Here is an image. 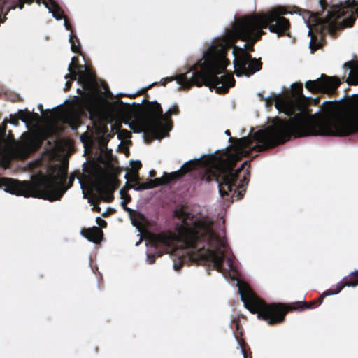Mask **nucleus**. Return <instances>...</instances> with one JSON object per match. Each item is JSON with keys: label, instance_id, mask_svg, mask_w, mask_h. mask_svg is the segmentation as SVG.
I'll use <instances>...</instances> for the list:
<instances>
[{"label": "nucleus", "instance_id": "1", "mask_svg": "<svg viewBox=\"0 0 358 358\" xmlns=\"http://www.w3.org/2000/svg\"><path fill=\"white\" fill-rule=\"evenodd\" d=\"M295 113L291 105L285 108V114L291 117L282 120L276 117L272 124L255 132L249 137L236 139L234 145V153L225 158L212 157L207 161L190 160L185 163L180 171L182 174L196 171L195 178L201 181H216L222 198L229 196L236 200L242 199L249 182L250 162L245 161L235 170L237 162L243 157H248L252 150L263 152L283 144L292 136H327V115H311L308 111L298 106Z\"/></svg>", "mask_w": 358, "mask_h": 358}, {"label": "nucleus", "instance_id": "2", "mask_svg": "<svg viewBox=\"0 0 358 358\" xmlns=\"http://www.w3.org/2000/svg\"><path fill=\"white\" fill-rule=\"evenodd\" d=\"M266 33L260 30L248 15L236 20L230 29L220 41L213 45L203 53L202 59L194 64L185 73H180L176 78L166 77L163 83L176 80L182 88L188 90L194 85H205L215 89L218 94H226L229 89L235 85L236 80L232 74L226 71L229 64L227 58V52L235 43L241 40L246 42L243 49L250 54L255 51V44L262 39Z\"/></svg>", "mask_w": 358, "mask_h": 358}, {"label": "nucleus", "instance_id": "3", "mask_svg": "<svg viewBox=\"0 0 358 358\" xmlns=\"http://www.w3.org/2000/svg\"><path fill=\"white\" fill-rule=\"evenodd\" d=\"M173 215L182 222L180 235L185 247L193 249L190 259L198 264L212 263L213 268L221 272L228 245L226 240L213 231L212 222L194 219L183 206L176 208Z\"/></svg>", "mask_w": 358, "mask_h": 358}, {"label": "nucleus", "instance_id": "4", "mask_svg": "<svg viewBox=\"0 0 358 358\" xmlns=\"http://www.w3.org/2000/svg\"><path fill=\"white\" fill-rule=\"evenodd\" d=\"M358 285V270L350 273L336 285V289H329L324 292L319 298L309 303L296 301L289 305L284 303L267 304L258 297L246 284H239L238 292L244 306L252 313H257V317L265 320L270 325L282 323L290 310H303L319 306L324 299L329 295L338 294L345 287Z\"/></svg>", "mask_w": 358, "mask_h": 358}, {"label": "nucleus", "instance_id": "5", "mask_svg": "<svg viewBox=\"0 0 358 358\" xmlns=\"http://www.w3.org/2000/svg\"><path fill=\"white\" fill-rule=\"evenodd\" d=\"M67 179V166H60L57 174L53 173L47 176H38L32 182L26 181L27 197H35L48 200L59 201L66 190L71 188L74 182V176L71 175Z\"/></svg>", "mask_w": 358, "mask_h": 358}, {"label": "nucleus", "instance_id": "6", "mask_svg": "<svg viewBox=\"0 0 358 358\" xmlns=\"http://www.w3.org/2000/svg\"><path fill=\"white\" fill-rule=\"evenodd\" d=\"M355 1H345L346 8L338 6H333L327 10V15L322 17L324 10L328 8L327 0H320L319 3L322 8L321 12H311L309 16L308 27L310 28L309 35L310 36V49L312 53L322 46V43L317 37L313 34V31L318 33L321 37L327 34H334L339 28L341 23L338 20L345 15V8H350Z\"/></svg>", "mask_w": 358, "mask_h": 358}, {"label": "nucleus", "instance_id": "7", "mask_svg": "<svg viewBox=\"0 0 358 358\" xmlns=\"http://www.w3.org/2000/svg\"><path fill=\"white\" fill-rule=\"evenodd\" d=\"M142 103L144 104L142 113L146 120V127L144 130L145 141L150 143L155 139H162L166 132L163 122L171 120L172 115L179 114L178 105L174 104L171 108L163 114L161 105L157 101L150 102L144 99Z\"/></svg>", "mask_w": 358, "mask_h": 358}, {"label": "nucleus", "instance_id": "8", "mask_svg": "<svg viewBox=\"0 0 358 358\" xmlns=\"http://www.w3.org/2000/svg\"><path fill=\"white\" fill-rule=\"evenodd\" d=\"M287 13L285 8L278 7L248 16L260 30L268 29L271 33L276 34L278 37H283L290 36L291 23L283 16Z\"/></svg>", "mask_w": 358, "mask_h": 358}, {"label": "nucleus", "instance_id": "9", "mask_svg": "<svg viewBox=\"0 0 358 358\" xmlns=\"http://www.w3.org/2000/svg\"><path fill=\"white\" fill-rule=\"evenodd\" d=\"M6 131V121L0 127V158L9 163L12 159H23L29 153V147L17 142L11 131L9 132L8 139L5 138Z\"/></svg>", "mask_w": 358, "mask_h": 358}, {"label": "nucleus", "instance_id": "10", "mask_svg": "<svg viewBox=\"0 0 358 358\" xmlns=\"http://www.w3.org/2000/svg\"><path fill=\"white\" fill-rule=\"evenodd\" d=\"M233 53L236 76H239L241 74L250 76L262 69V63L260 59L252 58L251 55L243 48L234 46Z\"/></svg>", "mask_w": 358, "mask_h": 358}, {"label": "nucleus", "instance_id": "11", "mask_svg": "<svg viewBox=\"0 0 358 358\" xmlns=\"http://www.w3.org/2000/svg\"><path fill=\"white\" fill-rule=\"evenodd\" d=\"M176 240V236L169 231L159 234L150 233L149 235L150 245L160 251L155 254L148 253L147 255L148 262L152 264L155 262L156 255L160 257L164 252H169L171 250Z\"/></svg>", "mask_w": 358, "mask_h": 358}, {"label": "nucleus", "instance_id": "12", "mask_svg": "<svg viewBox=\"0 0 358 358\" xmlns=\"http://www.w3.org/2000/svg\"><path fill=\"white\" fill-rule=\"evenodd\" d=\"M83 66L79 64L78 58L73 57L68 67L69 73L66 74L64 78L73 80H77L85 90H91L96 85V76L90 70H83Z\"/></svg>", "mask_w": 358, "mask_h": 358}, {"label": "nucleus", "instance_id": "13", "mask_svg": "<svg viewBox=\"0 0 358 358\" xmlns=\"http://www.w3.org/2000/svg\"><path fill=\"white\" fill-rule=\"evenodd\" d=\"M119 185L120 182L115 176L105 171L100 172L94 182L96 191L99 194L101 199L107 203L113 200V192L119 187Z\"/></svg>", "mask_w": 358, "mask_h": 358}, {"label": "nucleus", "instance_id": "14", "mask_svg": "<svg viewBox=\"0 0 358 358\" xmlns=\"http://www.w3.org/2000/svg\"><path fill=\"white\" fill-rule=\"evenodd\" d=\"M340 85L341 81L338 78L322 74L320 78L315 80L307 81L305 87L312 93L333 94Z\"/></svg>", "mask_w": 358, "mask_h": 358}, {"label": "nucleus", "instance_id": "15", "mask_svg": "<svg viewBox=\"0 0 358 358\" xmlns=\"http://www.w3.org/2000/svg\"><path fill=\"white\" fill-rule=\"evenodd\" d=\"M0 187H3L6 192L27 197L26 181L20 182L10 178L3 177L0 178Z\"/></svg>", "mask_w": 358, "mask_h": 358}, {"label": "nucleus", "instance_id": "16", "mask_svg": "<svg viewBox=\"0 0 358 358\" xmlns=\"http://www.w3.org/2000/svg\"><path fill=\"white\" fill-rule=\"evenodd\" d=\"M81 234L90 241L98 243L101 241L103 233L98 227L92 228H84L81 230Z\"/></svg>", "mask_w": 358, "mask_h": 358}, {"label": "nucleus", "instance_id": "17", "mask_svg": "<svg viewBox=\"0 0 358 358\" xmlns=\"http://www.w3.org/2000/svg\"><path fill=\"white\" fill-rule=\"evenodd\" d=\"M167 184H169V180H166V178L165 177V173H164V175L162 178H155L154 180L150 179L146 182L139 184V187H135V189L143 190L152 189Z\"/></svg>", "mask_w": 358, "mask_h": 358}, {"label": "nucleus", "instance_id": "18", "mask_svg": "<svg viewBox=\"0 0 358 358\" xmlns=\"http://www.w3.org/2000/svg\"><path fill=\"white\" fill-rule=\"evenodd\" d=\"M131 222L140 232L145 230L149 224L148 219L141 213H138L136 217L132 218Z\"/></svg>", "mask_w": 358, "mask_h": 358}, {"label": "nucleus", "instance_id": "19", "mask_svg": "<svg viewBox=\"0 0 358 358\" xmlns=\"http://www.w3.org/2000/svg\"><path fill=\"white\" fill-rule=\"evenodd\" d=\"M18 1H19V3L17 5V7L20 9H22L24 8V3L31 4L34 0H18ZM41 1L43 2V4H45V7L49 9L50 12L55 8L54 6H56V7L59 6L58 4L52 0H50L49 3L46 2L45 0H36V2L38 3H41Z\"/></svg>", "mask_w": 358, "mask_h": 358}, {"label": "nucleus", "instance_id": "20", "mask_svg": "<svg viewBox=\"0 0 358 358\" xmlns=\"http://www.w3.org/2000/svg\"><path fill=\"white\" fill-rule=\"evenodd\" d=\"M292 96L296 99L304 98L303 94V85L301 83H295L292 85Z\"/></svg>", "mask_w": 358, "mask_h": 358}, {"label": "nucleus", "instance_id": "21", "mask_svg": "<svg viewBox=\"0 0 358 358\" xmlns=\"http://www.w3.org/2000/svg\"><path fill=\"white\" fill-rule=\"evenodd\" d=\"M69 42L71 43V49L75 53L80 52V45L78 37L76 35L70 36Z\"/></svg>", "mask_w": 358, "mask_h": 358}, {"label": "nucleus", "instance_id": "22", "mask_svg": "<svg viewBox=\"0 0 358 358\" xmlns=\"http://www.w3.org/2000/svg\"><path fill=\"white\" fill-rule=\"evenodd\" d=\"M124 178L127 180V182H135V186L139 187V184L141 183L138 182L139 174L138 172L131 171L125 174Z\"/></svg>", "mask_w": 358, "mask_h": 358}, {"label": "nucleus", "instance_id": "23", "mask_svg": "<svg viewBox=\"0 0 358 358\" xmlns=\"http://www.w3.org/2000/svg\"><path fill=\"white\" fill-rule=\"evenodd\" d=\"M164 173L165 177L166 178V180H169V183H170L172 181L179 180L184 176V175L182 174V171L180 170L171 172L170 173L166 172Z\"/></svg>", "mask_w": 358, "mask_h": 358}, {"label": "nucleus", "instance_id": "24", "mask_svg": "<svg viewBox=\"0 0 358 358\" xmlns=\"http://www.w3.org/2000/svg\"><path fill=\"white\" fill-rule=\"evenodd\" d=\"M17 117L22 122L28 123L31 120V113L27 110H19L17 112Z\"/></svg>", "mask_w": 358, "mask_h": 358}, {"label": "nucleus", "instance_id": "25", "mask_svg": "<svg viewBox=\"0 0 358 358\" xmlns=\"http://www.w3.org/2000/svg\"><path fill=\"white\" fill-rule=\"evenodd\" d=\"M345 66L351 69L348 79L352 80V83H354L355 85L358 84V81H357V79H356L355 75L352 73V71L358 66V65L353 67L352 62H348L345 64Z\"/></svg>", "mask_w": 358, "mask_h": 358}, {"label": "nucleus", "instance_id": "26", "mask_svg": "<svg viewBox=\"0 0 358 358\" xmlns=\"http://www.w3.org/2000/svg\"><path fill=\"white\" fill-rule=\"evenodd\" d=\"M127 192L126 191V189L124 188V187H123L121 190H120V194H121V198L122 199H124V196H126L127 197V199H125L124 201L122 202V205L124 206V208L125 210L127 211H130V209L129 208H127L125 205L127 202H129L130 200H131V197L129 195H128L127 194Z\"/></svg>", "mask_w": 358, "mask_h": 358}, {"label": "nucleus", "instance_id": "27", "mask_svg": "<svg viewBox=\"0 0 358 358\" xmlns=\"http://www.w3.org/2000/svg\"><path fill=\"white\" fill-rule=\"evenodd\" d=\"M355 20L356 17L352 15L350 17L343 20L342 23L345 27H351L354 25Z\"/></svg>", "mask_w": 358, "mask_h": 358}, {"label": "nucleus", "instance_id": "28", "mask_svg": "<svg viewBox=\"0 0 358 358\" xmlns=\"http://www.w3.org/2000/svg\"><path fill=\"white\" fill-rule=\"evenodd\" d=\"M55 6V8L50 11V13H52L53 17L57 19V20H61L63 16H64V13H63V11L62 10V9L60 8L59 6L58 7H56V6Z\"/></svg>", "mask_w": 358, "mask_h": 358}, {"label": "nucleus", "instance_id": "29", "mask_svg": "<svg viewBox=\"0 0 358 358\" xmlns=\"http://www.w3.org/2000/svg\"><path fill=\"white\" fill-rule=\"evenodd\" d=\"M131 171H136L138 173V170L141 168L142 166V164H141V162L140 161H131Z\"/></svg>", "mask_w": 358, "mask_h": 358}, {"label": "nucleus", "instance_id": "30", "mask_svg": "<svg viewBox=\"0 0 358 358\" xmlns=\"http://www.w3.org/2000/svg\"><path fill=\"white\" fill-rule=\"evenodd\" d=\"M119 136H121L122 138L127 139L131 137V133L126 129L120 130Z\"/></svg>", "mask_w": 358, "mask_h": 358}, {"label": "nucleus", "instance_id": "31", "mask_svg": "<svg viewBox=\"0 0 358 358\" xmlns=\"http://www.w3.org/2000/svg\"><path fill=\"white\" fill-rule=\"evenodd\" d=\"M235 336H236V339H237L240 346L242 348L241 351H242V352L243 354L244 358H247L246 352H245V349L243 348V345L245 344L244 341L243 340L240 341L237 335H236Z\"/></svg>", "mask_w": 358, "mask_h": 358}, {"label": "nucleus", "instance_id": "32", "mask_svg": "<svg viewBox=\"0 0 358 358\" xmlns=\"http://www.w3.org/2000/svg\"><path fill=\"white\" fill-rule=\"evenodd\" d=\"M96 223L102 228H106L107 226V222L106 220L101 219V217L96 218Z\"/></svg>", "mask_w": 358, "mask_h": 358}, {"label": "nucleus", "instance_id": "33", "mask_svg": "<svg viewBox=\"0 0 358 358\" xmlns=\"http://www.w3.org/2000/svg\"><path fill=\"white\" fill-rule=\"evenodd\" d=\"M68 80H67L66 82L65 86L64 87V92L69 91L71 89V86H72V81H73V80H71V79H68Z\"/></svg>", "mask_w": 358, "mask_h": 358}, {"label": "nucleus", "instance_id": "34", "mask_svg": "<svg viewBox=\"0 0 358 358\" xmlns=\"http://www.w3.org/2000/svg\"><path fill=\"white\" fill-rule=\"evenodd\" d=\"M233 322L235 324L236 327V330L238 331V333L240 334V336H242V331H241V325H240L239 321L236 320V319H234L233 320Z\"/></svg>", "mask_w": 358, "mask_h": 358}, {"label": "nucleus", "instance_id": "35", "mask_svg": "<svg viewBox=\"0 0 358 358\" xmlns=\"http://www.w3.org/2000/svg\"><path fill=\"white\" fill-rule=\"evenodd\" d=\"M18 117L15 116H10V122L13 124H18Z\"/></svg>", "mask_w": 358, "mask_h": 358}, {"label": "nucleus", "instance_id": "36", "mask_svg": "<svg viewBox=\"0 0 358 358\" xmlns=\"http://www.w3.org/2000/svg\"><path fill=\"white\" fill-rule=\"evenodd\" d=\"M135 187H137L135 186V185L133 186V185H130L129 183V182H127L125 185H124V188L126 189V191H128L129 189H131V188H134L135 189Z\"/></svg>", "mask_w": 358, "mask_h": 358}, {"label": "nucleus", "instance_id": "37", "mask_svg": "<svg viewBox=\"0 0 358 358\" xmlns=\"http://www.w3.org/2000/svg\"><path fill=\"white\" fill-rule=\"evenodd\" d=\"M64 25L67 30H71V25L66 20H65Z\"/></svg>", "mask_w": 358, "mask_h": 358}, {"label": "nucleus", "instance_id": "38", "mask_svg": "<svg viewBox=\"0 0 358 358\" xmlns=\"http://www.w3.org/2000/svg\"><path fill=\"white\" fill-rule=\"evenodd\" d=\"M92 210L97 213H100L101 208L98 205H94V207L92 208Z\"/></svg>", "mask_w": 358, "mask_h": 358}, {"label": "nucleus", "instance_id": "39", "mask_svg": "<svg viewBox=\"0 0 358 358\" xmlns=\"http://www.w3.org/2000/svg\"><path fill=\"white\" fill-rule=\"evenodd\" d=\"M352 73L355 75L357 81H358V66L352 71Z\"/></svg>", "mask_w": 358, "mask_h": 358}, {"label": "nucleus", "instance_id": "40", "mask_svg": "<svg viewBox=\"0 0 358 358\" xmlns=\"http://www.w3.org/2000/svg\"><path fill=\"white\" fill-rule=\"evenodd\" d=\"M182 263H180L178 264H174V268H175V270L178 271L182 267Z\"/></svg>", "mask_w": 358, "mask_h": 358}, {"label": "nucleus", "instance_id": "41", "mask_svg": "<svg viewBox=\"0 0 358 358\" xmlns=\"http://www.w3.org/2000/svg\"><path fill=\"white\" fill-rule=\"evenodd\" d=\"M149 174L151 178H153L156 176V171L155 170H151Z\"/></svg>", "mask_w": 358, "mask_h": 358}, {"label": "nucleus", "instance_id": "42", "mask_svg": "<svg viewBox=\"0 0 358 358\" xmlns=\"http://www.w3.org/2000/svg\"><path fill=\"white\" fill-rule=\"evenodd\" d=\"M73 117L72 116H69L66 117V122L69 123V124H71V121L73 120Z\"/></svg>", "mask_w": 358, "mask_h": 358}, {"label": "nucleus", "instance_id": "43", "mask_svg": "<svg viewBox=\"0 0 358 358\" xmlns=\"http://www.w3.org/2000/svg\"><path fill=\"white\" fill-rule=\"evenodd\" d=\"M77 92L78 94H80V95H83L84 94V91L81 89H77Z\"/></svg>", "mask_w": 358, "mask_h": 358}, {"label": "nucleus", "instance_id": "44", "mask_svg": "<svg viewBox=\"0 0 358 358\" xmlns=\"http://www.w3.org/2000/svg\"><path fill=\"white\" fill-rule=\"evenodd\" d=\"M129 127L134 132H138V131L134 129L133 124H129Z\"/></svg>", "mask_w": 358, "mask_h": 358}, {"label": "nucleus", "instance_id": "45", "mask_svg": "<svg viewBox=\"0 0 358 358\" xmlns=\"http://www.w3.org/2000/svg\"><path fill=\"white\" fill-rule=\"evenodd\" d=\"M225 134L227 135V136H231V132L229 130H226L225 131Z\"/></svg>", "mask_w": 358, "mask_h": 358}, {"label": "nucleus", "instance_id": "46", "mask_svg": "<svg viewBox=\"0 0 358 358\" xmlns=\"http://www.w3.org/2000/svg\"><path fill=\"white\" fill-rule=\"evenodd\" d=\"M355 14L357 15V16L358 17V7L355 9Z\"/></svg>", "mask_w": 358, "mask_h": 358}, {"label": "nucleus", "instance_id": "47", "mask_svg": "<svg viewBox=\"0 0 358 358\" xmlns=\"http://www.w3.org/2000/svg\"><path fill=\"white\" fill-rule=\"evenodd\" d=\"M4 20H5V17H4L3 19H1V18H0V24H1V23H3V22H4Z\"/></svg>", "mask_w": 358, "mask_h": 358}, {"label": "nucleus", "instance_id": "48", "mask_svg": "<svg viewBox=\"0 0 358 358\" xmlns=\"http://www.w3.org/2000/svg\"><path fill=\"white\" fill-rule=\"evenodd\" d=\"M129 96L131 97V98H135L136 95Z\"/></svg>", "mask_w": 358, "mask_h": 358}, {"label": "nucleus", "instance_id": "49", "mask_svg": "<svg viewBox=\"0 0 358 358\" xmlns=\"http://www.w3.org/2000/svg\"><path fill=\"white\" fill-rule=\"evenodd\" d=\"M325 103H326V104H328V105H331V102H326Z\"/></svg>", "mask_w": 358, "mask_h": 358}]
</instances>
